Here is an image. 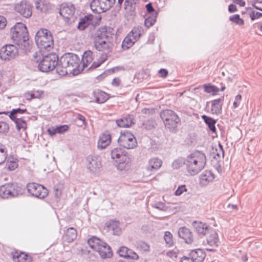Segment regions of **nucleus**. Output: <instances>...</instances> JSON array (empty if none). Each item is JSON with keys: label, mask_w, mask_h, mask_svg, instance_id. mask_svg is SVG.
<instances>
[{"label": "nucleus", "mask_w": 262, "mask_h": 262, "mask_svg": "<svg viewBox=\"0 0 262 262\" xmlns=\"http://www.w3.org/2000/svg\"><path fill=\"white\" fill-rule=\"evenodd\" d=\"M184 163L187 173L191 176H195L205 167L206 156L203 152L196 150L187 156Z\"/></svg>", "instance_id": "f257e3e1"}, {"label": "nucleus", "mask_w": 262, "mask_h": 262, "mask_svg": "<svg viewBox=\"0 0 262 262\" xmlns=\"http://www.w3.org/2000/svg\"><path fill=\"white\" fill-rule=\"evenodd\" d=\"M80 63V58L77 55L70 53L65 54L59 59L57 73L62 76L72 73L79 67Z\"/></svg>", "instance_id": "f03ea898"}, {"label": "nucleus", "mask_w": 262, "mask_h": 262, "mask_svg": "<svg viewBox=\"0 0 262 262\" xmlns=\"http://www.w3.org/2000/svg\"><path fill=\"white\" fill-rule=\"evenodd\" d=\"M32 60L38 63V69L43 72L52 71L55 68L57 69L59 60L56 54L51 53L42 56L40 52L35 53Z\"/></svg>", "instance_id": "7ed1b4c3"}, {"label": "nucleus", "mask_w": 262, "mask_h": 262, "mask_svg": "<svg viewBox=\"0 0 262 262\" xmlns=\"http://www.w3.org/2000/svg\"><path fill=\"white\" fill-rule=\"evenodd\" d=\"M11 39L19 48L25 49L28 46V33L26 26L21 23H16L10 30Z\"/></svg>", "instance_id": "20e7f679"}, {"label": "nucleus", "mask_w": 262, "mask_h": 262, "mask_svg": "<svg viewBox=\"0 0 262 262\" xmlns=\"http://www.w3.org/2000/svg\"><path fill=\"white\" fill-rule=\"evenodd\" d=\"M35 41L38 47L41 50L50 51L53 47V39L51 33L46 29H41L37 31L35 36Z\"/></svg>", "instance_id": "39448f33"}, {"label": "nucleus", "mask_w": 262, "mask_h": 262, "mask_svg": "<svg viewBox=\"0 0 262 262\" xmlns=\"http://www.w3.org/2000/svg\"><path fill=\"white\" fill-rule=\"evenodd\" d=\"M160 117L167 128L170 132H176L180 119L174 112L170 110H164L160 113Z\"/></svg>", "instance_id": "423d86ee"}, {"label": "nucleus", "mask_w": 262, "mask_h": 262, "mask_svg": "<svg viewBox=\"0 0 262 262\" xmlns=\"http://www.w3.org/2000/svg\"><path fill=\"white\" fill-rule=\"evenodd\" d=\"M14 10L22 16L29 18L32 14V6L26 0H22L14 4Z\"/></svg>", "instance_id": "0eeeda50"}, {"label": "nucleus", "mask_w": 262, "mask_h": 262, "mask_svg": "<svg viewBox=\"0 0 262 262\" xmlns=\"http://www.w3.org/2000/svg\"><path fill=\"white\" fill-rule=\"evenodd\" d=\"M120 145L127 149H132L137 144L136 138L130 133L126 132L120 135L118 139Z\"/></svg>", "instance_id": "6e6552de"}, {"label": "nucleus", "mask_w": 262, "mask_h": 262, "mask_svg": "<svg viewBox=\"0 0 262 262\" xmlns=\"http://www.w3.org/2000/svg\"><path fill=\"white\" fill-rule=\"evenodd\" d=\"M17 47L11 44L6 45L0 50V58L4 60H10L18 55Z\"/></svg>", "instance_id": "1a4fd4ad"}, {"label": "nucleus", "mask_w": 262, "mask_h": 262, "mask_svg": "<svg viewBox=\"0 0 262 262\" xmlns=\"http://www.w3.org/2000/svg\"><path fill=\"white\" fill-rule=\"evenodd\" d=\"M27 188L29 193L38 198L43 199L48 194V190L44 186L35 183H29Z\"/></svg>", "instance_id": "9d476101"}, {"label": "nucleus", "mask_w": 262, "mask_h": 262, "mask_svg": "<svg viewBox=\"0 0 262 262\" xmlns=\"http://www.w3.org/2000/svg\"><path fill=\"white\" fill-rule=\"evenodd\" d=\"M114 35L113 29L110 27H101L98 30L94 39L111 42Z\"/></svg>", "instance_id": "9b49d317"}, {"label": "nucleus", "mask_w": 262, "mask_h": 262, "mask_svg": "<svg viewBox=\"0 0 262 262\" xmlns=\"http://www.w3.org/2000/svg\"><path fill=\"white\" fill-rule=\"evenodd\" d=\"M178 235L180 237L183 239L185 242L188 244L194 246L198 245L199 242L193 237L192 232L187 228L183 227L179 228Z\"/></svg>", "instance_id": "f8f14e48"}, {"label": "nucleus", "mask_w": 262, "mask_h": 262, "mask_svg": "<svg viewBox=\"0 0 262 262\" xmlns=\"http://www.w3.org/2000/svg\"><path fill=\"white\" fill-rule=\"evenodd\" d=\"M87 168L93 173H97L101 167V160L99 156L90 155L86 158Z\"/></svg>", "instance_id": "ddd939ff"}, {"label": "nucleus", "mask_w": 262, "mask_h": 262, "mask_svg": "<svg viewBox=\"0 0 262 262\" xmlns=\"http://www.w3.org/2000/svg\"><path fill=\"white\" fill-rule=\"evenodd\" d=\"M16 195L14 186L12 184L8 183L0 187V196L4 198L13 197Z\"/></svg>", "instance_id": "4468645a"}, {"label": "nucleus", "mask_w": 262, "mask_h": 262, "mask_svg": "<svg viewBox=\"0 0 262 262\" xmlns=\"http://www.w3.org/2000/svg\"><path fill=\"white\" fill-rule=\"evenodd\" d=\"M75 13L74 6L71 4H63L60 9L59 13L63 17L70 19Z\"/></svg>", "instance_id": "2eb2a0df"}, {"label": "nucleus", "mask_w": 262, "mask_h": 262, "mask_svg": "<svg viewBox=\"0 0 262 262\" xmlns=\"http://www.w3.org/2000/svg\"><path fill=\"white\" fill-rule=\"evenodd\" d=\"M192 225L198 234L204 236L207 235L208 232L211 228L206 224L201 222L194 221Z\"/></svg>", "instance_id": "dca6fc26"}, {"label": "nucleus", "mask_w": 262, "mask_h": 262, "mask_svg": "<svg viewBox=\"0 0 262 262\" xmlns=\"http://www.w3.org/2000/svg\"><path fill=\"white\" fill-rule=\"evenodd\" d=\"M94 46L97 50L107 53L111 50L112 43L108 41L94 39Z\"/></svg>", "instance_id": "f3484780"}, {"label": "nucleus", "mask_w": 262, "mask_h": 262, "mask_svg": "<svg viewBox=\"0 0 262 262\" xmlns=\"http://www.w3.org/2000/svg\"><path fill=\"white\" fill-rule=\"evenodd\" d=\"M205 256L206 254L202 249H197L192 250L188 257L194 262H202L205 259Z\"/></svg>", "instance_id": "a211bd4d"}, {"label": "nucleus", "mask_w": 262, "mask_h": 262, "mask_svg": "<svg viewBox=\"0 0 262 262\" xmlns=\"http://www.w3.org/2000/svg\"><path fill=\"white\" fill-rule=\"evenodd\" d=\"M106 226L109 231H112L114 235H118L121 232L120 223L116 220H110L106 223Z\"/></svg>", "instance_id": "6ab92c4d"}, {"label": "nucleus", "mask_w": 262, "mask_h": 262, "mask_svg": "<svg viewBox=\"0 0 262 262\" xmlns=\"http://www.w3.org/2000/svg\"><path fill=\"white\" fill-rule=\"evenodd\" d=\"M34 5L37 10L43 13H46L51 9V4L47 0H37Z\"/></svg>", "instance_id": "aec40b11"}, {"label": "nucleus", "mask_w": 262, "mask_h": 262, "mask_svg": "<svg viewBox=\"0 0 262 262\" xmlns=\"http://www.w3.org/2000/svg\"><path fill=\"white\" fill-rule=\"evenodd\" d=\"M101 257L102 258H110L113 255V252L111 247L106 243L103 242L98 249L97 251Z\"/></svg>", "instance_id": "412c9836"}, {"label": "nucleus", "mask_w": 262, "mask_h": 262, "mask_svg": "<svg viewBox=\"0 0 262 262\" xmlns=\"http://www.w3.org/2000/svg\"><path fill=\"white\" fill-rule=\"evenodd\" d=\"M215 176L212 171L206 170L200 176V183L203 185H206L209 183L212 182Z\"/></svg>", "instance_id": "4be33fe9"}, {"label": "nucleus", "mask_w": 262, "mask_h": 262, "mask_svg": "<svg viewBox=\"0 0 262 262\" xmlns=\"http://www.w3.org/2000/svg\"><path fill=\"white\" fill-rule=\"evenodd\" d=\"M162 164V161L157 158L150 159L146 166V169L148 171H152L159 169Z\"/></svg>", "instance_id": "5701e85b"}, {"label": "nucleus", "mask_w": 262, "mask_h": 262, "mask_svg": "<svg viewBox=\"0 0 262 262\" xmlns=\"http://www.w3.org/2000/svg\"><path fill=\"white\" fill-rule=\"evenodd\" d=\"M207 234V241L208 244L211 246H217V243L219 242V238L217 233L212 228H211Z\"/></svg>", "instance_id": "b1692460"}, {"label": "nucleus", "mask_w": 262, "mask_h": 262, "mask_svg": "<svg viewBox=\"0 0 262 262\" xmlns=\"http://www.w3.org/2000/svg\"><path fill=\"white\" fill-rule=\"evenodd\" d=\"M111 142V137L110 134H103L100 136L98 142V147L103 149L107 147Z\"/></svg>", "instance_id": "393cba45"}, {"label": "nucleus", "mask_w": 262, "mask_h": 262, "mask_svg": "<svg viewBox=\"0 0 262 262\" xmlns=\"http://www.w3.org/2000/svg\"><path fill=\"white\" fill-rule=\"evenodd\" d=\"M77 235L76 229L73 227H70L67 229L66 233L63 235V239L66 242L71 243L76 238Z\"/></svg>", "instance_id": "a878e982"}, {"label": "nucleus", "mask_w": 262, "mask_h": 262, "mask_svg": "<svg viewBox=\"0 0 262 262\" xmlns=\"http://www.w3.org/2000/svg\"><path fill=\"white\" fill-rule=\"evenodd\" d=\"M117 125L121 127H128L130 126L134 122H133V117L128 115L120 119L116 120Z\"/></svg>", "instance_id": "bb28decb"}, {"label": "nucleus", "mask_w": 262, "mask_h": 262, "mask_svg": "<svg viewBox=\"0 0 262 262\" xmlns=\"http://www.w3.org/2000/svg\"><path fill=\"white\" fill-rule=\"evenodd\" d=\"M92 18V15H89L81 18L77 26L78 29L80 30H84L91 24Z\"/></svg>", "instance_id": "cd10ccee"}, {"label": "nucleus", "mask_w": 262, "mask_h": 262, "mask_svg": "<svg viewBox=\"0 0 262 262\" xmlns=\"http://www.w3.org/2000/svg\"><path fill=\"white\" fill-rule=\"evenodd\" d=\"M111 158L113 159H121L124 160V158L126 159V155L125 151L120 147H116L113 149L111 151Z\"/></svg>", "instance_id": "c85d7f7f"}, {"label": "nucleus", "mask_w": 262, "mask_h": 262, "mask_svg": "<svg viewBox=\"0 0 262 262\" xmlns=\"http://www.w3.org/2000/svg\"><path fill=\"white\" fill-rule=\"evenodd\" d=\"M13 258L15 262H31L32 260L30 256L23 252L19 254L16 253Z\"/></svg>", "instance_id": "c756f323"}, {"label": "nucleus", "mask_w": 262, "mask_h": 262, "mask_svg": "<svg viewBox=\"0 0 262 262\" xmlns=\"http://www.w3.org/2000/svg\"><path fill=\"white\" fill-rule=\"evenodd\" d=\"M119 254L122 257H126L133 259H138V255L132 250H127L125 247H122L119 250Z\"/></svg>", "instance_id": "7c9ffc66"}, {"label": "nucleus", "mask_w": 262, "mask_h": 262, "mask_svg": "<svg viewBox=\"0 0 262 262\" xmlns=\"http://www.w3.org/2000/svg\"><path fill=\"white\" fill-rule=\"evenodd\" d=\"M88 243L92 249L97 251L102 244L103 243V242L99 238L94 236L88 240Z\"/></svg>", "instance_id": "2f4dec72"}, {"label": "nucleus", "mask_w": 262, "mask_h": 262, "mask_svg": "<svg viewBox=\"0 0 262 262\" xmlns=\"http://www.w3.org/2000/svg\"><path fill=\"white\" fill-rule=\"evenodd\" d=\"M93 53L91 51H85L80 61V63H82V66L83 68L87 67L88 64H90L93 60Z\"/></svg>", "instance_id": "473e14b6"}, {"label": "nucleus", "mask_w": 262, "mask_h": 262, "mask_svg": "<svg viewBox=\"0 0 262 262\" xmlns=\"http://www.w3.org/2000/svg\"><path fill=\"white\" fill-rule=\"evenodd\" d=\"M222 102L221 99H216L212 102L211 109L212 114H218L220 113L222 108Z\"/></svg>", "instance_id": "72a5a7b5"}, {"label": "nucleus", "mask_w": 262, "mask_h": 262, "mask_svg": "<svg viewBox=\"0 0 262 262\" xmlns=\"http://www.w3.org/2000/svg\"><path fill=\"white\" fill-rule=\"evenodd\" d=\"M136 41L135 38L128 34L123 40L122 47L124 49H128L132 47Z\"/></svg>", "instance_id": "f704fd0d"}, {"label": "nucleus", "mask_w": 262, "mask_h": 262, "mask_svg": "<svg viewBox=\"0 0 262 262\" xmlns=\"http://www.w3.org/2000/svg\"><path fill=\"white\" fill-rule=\"evenodd\" d=\"M202 118L204 119L205 122L207 124L209 128L211 131L213 133H215L216 128L215 126V123L216 122L215 120L213 119L210 117H208L206 115H203L202 116Z\"/></svg>", "instance_id": "c9c22d12"}, {"label": "nucleus", "mask_w": 262, "mask_h": 262, "mask_svg": "<svg viewBox=\"0 0 262 262\" xmlns=\"http://www.w3.org/2000/svg\"><path fill=\"white\" fill-rule=\"evenodd\" d=\"M101 4L100 3V0H93L91 4V8L92 10L97 13L103 12Z\"/></svg>", "instance_id": "e433bc0d"}, {"label": "nucleus", "mask_w": 262, "mask_h": 262, "mask_svg": "<svg viewBox=\"0 0 262 262\" xmlns=\"http://www.w3.org/2000/svg\"><path fill=\"white\" fill-rule=\"evenodd\" d=\"M203 87L204 89V91L207 93H210L212 95H216L220 91V89L216 86L208 84H204Z\"/></svg>", "instance_id": "4c0bfd02"}, {"label": "nucleus", "mask_w": 262, "mask_h": 262, "mask_svg": "<svg viewBox=\"0 0 262 262\" xmlns=\"http://www.w3.org/2000/svg\"><path fill=\"white\" fill-rule=\"evenodd\" d=\"M43 94V91H35L32 93H27L25 94V97L28 100H31L32 99L39 98Z\"/></svg>", "instance_id": "58836bf2"}, {"label": "nucleus", "mask_w": 262, "mask_h": 262, "mask_svg": "<svg viewBox=\"0 0 262 262\" xmlns=\"http://www.w3.org/2000/svg\"><path fill=\"white\" fill-rule=\"evenodd\" d=\"M143 29L142 27H134L132 31L128 34L131 35L132 37L135 38V39L137 41L140 37Z\"/></svg>", "instance_id": "ea45409f"}, {"label": "nucleus", "mask_w": 262, "mask_h": 262, "mask_svg": "<svg viewBox=\"0 0 262 262\" xmlns=\"http://www.w3.org/2000/svg\"><path fill=\"white\" fill-rule=\"evenodd\" d=\"M115 0H100L103 12L109 10L114 4Z\"/></svg>", "instance_id": "a19ab883"}, {"label": "nucleus", "mask_w": 262, "mask_h": 262, "mask_svg": "<svg viewBox=\"0 0 262 262\" xmlns=\"http://www.w3.org/2000/svg\"><path fill=\"white\" fill-rule=\"evenodd\" d=\"M230 21L239 26L244 25V19L241 18L239 15L238 14L230 16Z\"/></svg>", "instance_id": "79ce46f5"}, {"label": "nucleus", "mask_w": 262, "mask_h": 262, "mask_svg": "<svg viewBox=\"0 0 262 262\" xmlns=\"http://www.w3.org/2000/svg\"><path fill=\"white\" fill-rule=\"evenodd\" d=\"M108 99V95L106 93L100 92L96 96V102L98 103H102L105 102Z\"/></svg>", "instance_id": "37998d69"}, {"label": "nucleus", "mask_w": 262, "mask_h": 262, "mask_svg": "<svg viewBox=\"0 0 262 262\" xmlns=\"http://www.w3.org/2000/svg\"><path fill=\"white\" fill-rule=\"evenodd\" d=\"M7 152L5 147L3 145H0V164L3 163L6 160Z\"/></svg>", "instance_id": "c03bdc74"}, {"label": "nucleus", "mask_w": 262, "mask_h": 262, "mask_svg": "<svg viewBox=\"0 0 262 262\" xmlns=\"http://www.w3.org/2000/svg\"><path fill=\"white\" fill-rule=\"evenodd\" d=\"M15 121L16 127L18 130L21 128L25 129L27 127V124L26 122L20 118H16L13 120Z\"/></svg>", "instance_id": "a18cd8bd"}, {"label": "nucleus", "mask_w": 262, "mask_h": 262, "mask_svg": "<svg viewBox=\"0 0 262 262\" xmlns=\"http://www.w3.org/2000/svg\"><path fill=\"white\" fill-rule=\"evenodd\" d=\"M155 122L152 120H149L143 123V127L147 130H151L154 128Z\"/></svg>", "instance_id": "49530a36"}, {"label": "nucleus", "mask_w": 262, "mask_h": 262, "mask_svg": "<svg viewBox=\"0 0 262 262\" xmlns=\"http://www.w3.org/2000/svg\"><path fill=\"white\" fill-rule=\"evenodd\" d=\"M26 111V109L23 110L20 108H17V109H13L12 112H11L10 114V118L12 120H14L15 119L17 118L15 115H16L18 113L19 114H23Z\"/></svg>", "instance_id": "de8ad7c7"}, {"label": "nucleus", "mask_w": 262, "mask_h": 262, "mask_svg": "<svg viewBox=\"0 0 262 262\" xmlns=\"http://www.w3.org/2000/svg\"><path fill=\"white\" fill-rule=\"evenodd\" d=\"M165 242L169 246H171L173 244L172 235L169 232H166L164 236Z\"/></svg>", "instance_id": "09e8293b"}, {"label": "nucleus", "mask_w": 262, "mask_h": 262, "mask_svg": "<svg viewBox=\"0 0 262 262\" xmlns=\"http://www.w3.org/2000/svg\"><path fill=\"white\" fill-rule=\"evenodd\" d=\"M249 16L251 20H254L262 17V13L252 10L249 13Z\"/></svg>", "instance_id": "8fccbe9b"}, {"label": "nucleus", "mask_w": 262, "mask_h": 262, "mask_svg": "<svg viewBox=\"0 0 262 262\" xmlns=\"http://www.w3.org/2000/svg\"><path fill=\"white\" fill-rule=\"evenodd\" d=\"M6 166L10 170H13L17 167L18 164L16 161H9V160H8L7 161Z\"/></svg>", "instance_id": "3c124183"}, {"label": "nucleus", "mask_w": 262, "mask_h": 262, "mask_svg": "<svg viewBox=\"0 0 262 262\" xmlns=\"http://www.w3.org/2000/svg\"><path fill=\"white\" fill-rule=\"evenodd\" d=\"M242 96L241 94H238L236 96L234 101L233 103V108H235L239 105Z\"/></svg>", "instance_id": "603ef678"}, {"label": "nucleus", "mask_w": 262, "mask_h": 262, "mask_svg": "<svg viewBox=\"0 0 262 262\" xmlns=\"http://www.w3.org/2000/svg\"><path fill=\"white\" fill-rule=\"evenodd\" d=\"M129 164L125 162H119L117 168L120 170H126L129 168Z\"/></svg>", "instance_id": "864d4df0"}, {"label": "nucleus", "mask_w": 262, "mask_h": 262, "mask_svg": "<svg viewBox=\"0 0 262 262\" xmlns=\"http://www.w3.org/2000/svg\"><path fill=\"white\" fill-rule=\"evenodd\" d=\"M9 130L8 125L5 122L0 121V133H5Z\"/></svg>", "instance_id": "5fc2aeb1"}, {"label": "nucleus", "mask_w": 262, "mask_h": 262, "mask_svg": "<svg viewBox=\"0 0 262 262\" xmlns=\"http://www.w3.org/2000/svg\"><path fill=\"white\" fill-rule=\"evenodd\" d=\"M187 191V189L186 188L185 185H181L179 186L177 190L175 191V194L176 195L179 196L181 195L184 192Z\"/></svg>", "instance_id": "6e6d98bb"}, {"label": "nucleus", "mask_w": 262, "mask_h": 262, "mask_svg": "<svg viewBox=\"0 0 262 262\" xmlns=\"http://www.w3.org/2000/svg\"><path fill=\"white\" fill-rule=\"evenodd\" d=\"M68 129V126L67 125H61L59 126L56 127V129L57 132V133H62L66 130H67Z\"/></svg>", "instance_id": "4d7b16f0"}, {"label": "nucleus", "mask_w": 262, "mask_h": 262, "mask_svg": "<svg viewBox=\"0 0 262 262\" xmlns=\"http://www.w3.org/2000/svg\"><path fill=\"white\" fill-rule=\"evenodd\" d=\"M155 19H152L151 18H148L145 19V25L147 27L149 28L152 26L155 23Z\"/></svg>", "instance_id": "13d9d810"}, {"label": "nucleus", "mask_w": 262, "mask_h": 262, "mask_svg": "<svg viewBox=\"0 0 262 262\" xmlns=\"http://www.w3.org/2000/svg\"><path fill=\"white\" fill-rule=\"evenodd\" d=\"M104 61V60H102L101 61L94 62L91 66L89 68V70L90 69H95L99 67Z\"/></svg>", "instance_id": "bf43d9fd"}, {"label": "nucleus", "mask_w": 262, "mask_h": 262, "mask_svg": "<svg viewBox=\"0 0 262 262\" xmlns=\"http://www.w3.org/2000/svg\"><path fill=\"white\" fill-rule=\"evenodd\" d=\"M138 0H125L124 4L125 6H130L131 7L135 5Z\"/></svg>", "instance_id": "052dcab7"}, {"label": "nucleus", "mask_w": 262, "mask_h": 262, "mask_svg": "<svg viewBox=\"0 0 262 262\" xmlns=\"http://www.w3.org/2000/svg\"><path fill=\"white\" fill-rule=\"evenodd\" d=\"M159 73L160 74L161 77L165 78L168 75V71L165 69H161L159 71Z\"/></svg>", "instance_id": "680f3d73"}, {"label": "nucleus", "mask_w": 262, "mask_h": 262, "mask_svg": "<svg viewBox=\"0 0 262 262\" xmlns=\"http://www.w3.org/2000/svg\"><path fill=\"white\" fill-rule=\"evenodd\" d=\"M6 25V20L2 16H0V29H3Z\"/></svg>", "instance_id": "e2e57ef3"}, {"label": "nucleus", "mask_w": 262, "mask_h": 262, "mask_svg": "<svg viewBox=\"0 0 262 262\" xmlns=\"http://www.w3.org/2000/svg\"><path fill=\"white\" fill-rule=\"evenodd\" d=\"M142 113L144 114H152L154 113V109L144 108L142 110Z\"/></svg>", "instance_id": "0e129e2a"}, {"label": "nucleus", "mask_w": 262, "mask_h": 262, "mask_svg": "<svg viewBox=\"0 0 262 262\" xmlns=\"http://www.w3.org/2000/svg\"><path fill=\"white\" fill-rule=\"evenodd\" d=\"M121 82V80L119 78H115L113 79L112 84L115 86H118Z\"/></svg>", "instance_id": "69168bd1"}, {"label": "nucleus", "mask_w": 262, "mask_h": 262, "mask_svg": "<svg viewBox=\"0 0 262 262\" xmlns=\"http://www.w3.org/2000/svg\"><path fill=\"white\" fill-rule=\"evenodd\" d=\"M54 192L55 196L58 199L61 195V191L57 188H54Z\"/></svg>", "instance_id": "338daca9"}, {"label": "nucleus", "mask_w": 262, "mask_h": 262, "mask_svg": "<svg viewBox=\"0 0 262 262\" xmlns=\"http://www.w3.org/2000/svg\"><path fill=\"white\" fill-rule=\"evenodd\" d=\"M48 132L49 133V135H51V136H53L57 133L56 129V127H51L48 128Z\"/></svg>", "instance_id": "774afa93"}]
</instances>
